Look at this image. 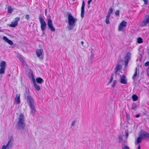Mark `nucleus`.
<instances>
[{
	"mask_svg": "<svg viewBox=\"0 0 149 149\" xmlns=\"http://www.w3.org/2000/svg\"><path fill=\"white\" fill-rule=\"evenodd\" d=\"M68 19L69 25L67 28L69 30H72L75 26L74 24L77 21V19L74 18L71 14H69L68 15Z\"/></svg>",
	"mask_w": 149,
	"mask_h": 149,
	"instance_id": "1",
	"label": "nucleus"
},
{
	"mask_svg": "<svg viewBox=\"0 0 149 149\" xmlns=\"http://www.w3.org/2000/svg\"><path fill=\"white\" fill-rule=\"evenodd\" d=\"M17 125L18 126V128L19 130H22L24 128L25 125L24 117V115L22 114H20L19 117L18 119Z\"/></svg>",
	"mask_w": 149,
	"mask_h": 149,
	"instance_id": "2",
	"label": "nucleus"
},
{
	"mask_svg": "<svg viewBox=\"0 0 149 149\" xmlns=\"http://www.w3.org/2000/svg\"><path fill=\"white\" fill-rule=\"evenodd\" d=\"M24 97L29 106L35 104L34 99L30 95L28 92H25Z\"/></svg>",
	"mask_w": 149,
	"mask_h": 149,
	"instance_id": "3",
	"label": "nucleus"
},
{
	"mask_svg": "<svg viewBox=\"0 0 149 149\" xmlns=\"http://www.w3.org/2000/svg\"><path fill=\"white\" fill-rule=\"evenodd\" d=\"M39 19L40 24L41 30L44 32L47 27V24L41 16L40 15L39 17Z\"/></svg>",
	"mask_w": 149,
	"mask_h": 149,
	"instance_id": "4",
	"label": "nucleus"
},
{
	"mask_svg": "<svg viewBox=\"0 0 149 149\" xmlns=\"http://www.w3.org/2000/svg\"><path fill=\"white\" fill-rule=\"evenodd\" d=\"M6 63L5 61H2L1 62L0 65V74H2L4 73L5 69L6 68Z\"/></svg>",
	"mask_w": 149,
	"mask_h": 149,
	"instance_id": "5",
	"label": "nucleus"
},
{
	"mask_svg": "<svg viewBox=\"0 0 149 149\" xmlns=\"http://www.w3.org/2000/svg\"><path fill=\"white\" fill-rule=\"evenodd\" d=\"M122 68V66L119 64H117L114 69V73L116 76L119 75Z\"/></svg>",
	"mask_w": 149,
	"mask_h": 149,
	"instance_id": "6",
	"label": "nucleus"
},
{
	"mask_svg": "<svg viewBox=\"0 0 149 149\" xmlns=\"http://www.w3.org/2000/svg\"><path fill=\"white\" fill-rule=\"evenodd\" d=\"M47 25L51 31H55V29L53 26L52 21L50 19H48Z\"/></svg>",
	"mask_w": 149,
	"mask_h": 149,
	"instance_id": "7",
	"label": "nucleus"
},
{
	"mask_svg": "<svg viewBox=\"0 0 149 149\" xmlns=\"http://www.w3.org/2000/svg\"><path fill=\"white\" fill-rule=\"evenodd\" d=\"M127 25V22L123 20L120 24L118 27V31H121L123 30L124 28Z\"/></svg>",
	"mask_w": 149,
	"mask_h": 149,
	"instance_id": "8",
	"label": "nucleus"
},
{
	"mask_svg": "<svg viewBox=\"0 0 149 149\" xmlns=\"http://www.w3.org/2000/svg\"><path fill=\"white\" fill-rule=\"evenodd\" d=\"M140 136L142 139L149 138V134L145 131H141L140 134Z\"/></svg>",
	"mask_w": 149,
	"mask_h": 149,
	"instance_id": "9",
	"label": "nucleus"
},
{
	"mask_svg": "<svg viewBox=\"0 0 149 149\" xmlns=\"http://www.w3.org/2000/svg\"><path fill=\"white\" fill-rule=\"evenodd\" d=\"M43 52V50L42 49H38L36 50V53L37 57H40L41 59H42L43 58V56L42 54Z\"/></svg>",
	"mask_w": 149,
	"mask_h": 149,
	"instance_id": "10",
	"label": "nucleus"
},
{
	"mask_svg": "<svg viewBox=\"0 0 149 149\" xmlns=\"http://www.w3.org/2000/svg\"><path fill=\"white\" fill-rule=\"evenodd\" d=\"M149 23V15L146 16L144 20L142 22L141 26H146Z\"/></svg>",
	"mask_w": 149,
	"mask_h": 149,
	"instance_id": "11",
	"label": "nucleus"
},
{
	"mask_svg": "<svg viewBox=\"0 0 149 149\" xmlns=\"http://www.w3.org/2000/svg\"><path fill=\"white\" fill-rule=\"evenodd\" d=\"M29 107L30 109V114L33 116L35 114L36 111L35 104L30 106Z\"/></svg>",
	"mask_w": 149,
	"mask_h": 149,
	"instance_id": "12",
	"label": "nucleus"
},
{
	"mask_svg": "<svg viewBox=\"0 0 149 149\" xmlns=\"http://www.w3.org/2000/svg\"><path fill=\"white\" fill-rule=\"evenodd\" d=\"M127 80L126 79V76L124 75L120 76V83L123 84H127Z\"/></svg>",
	"mask_w": 149,
	"mask_h": 149,
	"instance_id": "13",
	"label": "nucleus"
},
{
	"mask_svg": "<svg viewBox=\"0 0 149 149\" xmlns=\"http://www.w3.org/2000/svg\"><path fill=\"white\" fill-rule=\"evenodd\" d=\"M85 4L84 1H82V5L81 8V16L82 18L84 17V7Z\"/></svg>",
	"mask_w": 149,
	"mask_h": 149,
	"instance_id": "14",
	"label": "nucleus"
},
{
	"mask_svg": "<svg viewBox=\"0 0 149 149\" xmlns=\"http://www.w3.org/2000/svg\"><path fill=\"white\" fill-rule=\"evenodd\" d=\"M11 141H8V143L5 146H3L1 149H10L11 148L12 145L10 143Z\"/></svg>",
	"mask_w": 149,
	"mask_h": 149,
	"instance_id": "15",
	"label": "nucleus"
},
{
	"mask_svg": "<svg viewBox=\"0 0 149 149\" xmlns=\"http://www.w3.org/2000/svg\"><path fill=\"white\" fill-rule=\"evenodd\" d=\"M11 141H8V143L5 146H3L1 149H10L11 148L12 145L10 143Z\"/></svg>",
	"mask_w": 149,
	"mask_h": 149,
	"instance_id": "16",
	"label": "nucleus"
},
{
	"mask_svg": "<svg viewBox=\"0 0 149 149\" xmlns=\"http://www.w3.org/2000/svg\"><path fill=\"white\" fill-rule=\"evenodd\" d=\"M33 83L34 84V86L35 89L37 91H39L40 89V86L36 83L35 79H34L33 80Z\"/></svg>",
	"mask_w": 149,
	"mask_h": 149,
	"instance_id": "17",
	"label": "nucleus"
},
{
	"mask_svg": "<svg viewBox=\"0 0 149 149\" xmlns=\"http://www.w3.org/2000/svg\"><path fill=\"white\" fill-rule=\"evenodd\" d=\"M15 100L16 103L17 104H19L20 103L19 95L18 94L16 95L15 99Z\"/></svg>",
	"mask_w": 149,
	"mask_h": 149,
	"instance_id": "18",
	"label": "nucleus"
},
{
	"mask_svg": "<svg viewBox=\"0 0 149 149\" xmlns=\"http://www.w3.org/2000/svg\"><path fill=\"white\" fill-rule=\"evenodd\" d=\"M131 54L130 52H128L125 57V61H129L131 58Z\"/></svg>",
	"mask_w": 149,
	"mask_h": 149,
	"instance_id": "19",
	"label": "nucleus"
},
{
	"mask_svg": "<svg viewBox=\"0 0 149 149\" xmlns=\"http://www.w3.org/2000/svg\"><path fill=\"white\" fill-rule=\"evenodd\" d=\"M36 81L37 84H41L43 83L44 81L42 78L40 77H38L36 78Z\"/></svg>",
	"mask_w": 149,
	"mask_h": 149,
	"instance_id": "20",
	"label": "nucleus"
},
{
	"mask_svg": "<svg viewBox=\"0 0 149 149\" xmlns=\"http://www.w3.org/2000/svg\"><path fill=\"white\" fill-rule=\"evenodd\" d=\"M137 76V68L136 67L135 69V72H134V74L133 75L132 77V79L134 80V81H135L136 80V77Z\"/></svg>",
	"mask_w": 149,
	"mask_h": 149,
	"instance_id": "21",
	"label": "nucleus"
},
{
	"mask_svg": "<svg viewBox=\"0 0 149 149\" xmlns=\"http://www.w3.org/2000/svg\"><path fill=\"white\" fill-rule=\"evenodd\" d=\"M17 57L19 59L20 61L22 62H24V59L22 58V56L19 54H17Z\"/></svg>",
	"mask_w": 149,
	"mask_h": 149,
	"instance_id": "22",
	"label": "nucleus"
},
{
	"mask_svg": "<svg viewBox=\"0 0 149 149\" xmlns=\"http://www.w3.org/2000/svg\"><path fill=\"white\" fill-rule=\"evenodd\" d=\"M128 136V134L127 132L125 131V137L126 138L123 140V142L124 143H126L127 142V139Z\"/></svg>",
	"mask_w": 149,
	"mask_h": 149,
	"instance_id": "23",
	"label": "nucleus"
},
{
	"mask_svg": "<svg viewBox=\"0 0 149 149\" xmlns=\"http://www.w3.org/2000/svg\"><path fill=\"white\" fill-rule=\"evenodd\" d=\"M142 139L140 136L138 137L137 138V140L136 141V143L138 144L140 143H141V142Z\"/></svg>",
	"mask_w": 149,
	"mask_h": 149,
	"instance_id": "24",
	"label": "nucleus"
},
{
	"mask_svg": "<svg viewBox=\"0 0 149 149\" xmlns=\"http://www.w3.org/2000/svg\"><path fill=\"white\" fill-rule=\"evenodd\" d=\"M132 97L133 100L134 101H136L138 99V96L135 95H133L132 96Z\"/></svg>",
	"mask_w": 149,
	"mask_h": 149,
	"instance_id": "25",
	"label": "nucleus"
},
{
	"mask_svg": "<svg viewBox=\"0 0 149 149\" xmlns=\"http://www.w3.org/2000/svg\"><path fill=\"white\" fill-rule=\"evenodd\" d=\"M8 12L9 13H11L13 11V10L10 6H8L7 7Z\"/></svg>",
	"mask_w": 149,
	"mask_h": 149,
	"instance_id": "26",
	"label": "nucleus"
},
{
	"mask_svg": "<svg viewBox=\"0 0 149 149\" xmlns=\"http://www.w3.org/2000/svg\"><path fill=\"white\" fill-rule=\"evenodd\" d=\"M17 25V23L15 22L14 21L11 22L9 26L11 27H15Z\"/></svg>",
	"mask_w": 149,
	"mask_h": 149,
	"instance_id": "27",
	"label": "nucleus"
},
{
	"mask_svg": "<svg viewBox=\"0 0 149 149\" xmlns=\"http://www.w3.org/2000/svg\"><path fill=\"white\" fill-rule=\"evenodd\" d=\"M110 17V16H109L107 15L106 17V23L107 24H108L109 23V18Z\"/></svg>",
	"mask_w": 149,
	"mask_h": 149,
	"instance_id": "28",
	"label": "nucleus"
},
{
	"mask_svg": "<svg viewBox=\"0 0 149 149\" xmlns=\"http://www.w3.org/2000/svg\"><path fill=\"white\" fill-rule=\"evenodd\" d=\"M118 139L119 140V143H120L123 141V140L122 136L121 135H119L118 136Z\"/></svg>",
	"mask_w": 149,
	"mask_h": 149,
	"instance_id": "29",
	"label": "nucleus"
},
{
	"mask_svg": "<svg viewBox=\"0 0 149 149\" xmlns=\"http://www.w3.org/2000/svg\"><path fill=\"white\" fill-rule=\"evenodd\" d=\"M113 12V10L112 8H110L109 9V11H108V13L107 14V15L110 16L111 14Z\"/></svg>",
	"mask_w": 149,
	"mask_h": 149,
	"instance_id": "30",
	"label": "nucleus"
},
{
	"mask_svg": "<svg viewBox=\"0 0 149 149\" xmlns=\"http://www.w3.org/2000/svg\"><path fill=\"white\" fill-rule=\"evenodd\" d=\"M142 39L141 38H137V42L139 43H141L143 42Z\"/></svg>",
	"mask_w": 149,
	"mask_h": 149,
	"instance_id": "31",
	"label": "nucleus"
},
{
	"mask_svg": "<svg viewBox=\"0 0 149 149\" xmlns=\"http://www.w3.org/2000/svg\"><path fill=\"white\" fill-rule=\"evenodd\" d=\"M20 20V18L19 17H17L15 18V20L14 22L17 23V24L18 22Z\"/></svg>",
	"mask_w": 149,
	"mask_h": 149,
	"instance_id": "32",
	"label": "nucleus"
},
{
	"mask_svg": "<svg viewBox=\"0 0 149 149\" xmlns=\"http://www.w3.org/2000/svg\"><path fill=\"white\" fill-rule=\"evenodd\" d=\"M136 104H135V103H133L132 104V107L131 108V109H134L135 108H136Z\"/></svg>",
	"mask_w": 149,
	"mask_h": 149,
	"instance_id": "33",
	"label": "nucleus"
},
{
	"mask_svg": "<svg viewBox=\"0 0 149 149\" xmlns=\"http://www.w3.org/2000/svg\"><path fill=\"white\" fill-rule=\"evenodd\" d=\"M3 39L6 42H7L8 40H9L5 36L3 37Z\"/></svg>",
	"mask_w": 149,
	"mask_h": 149,
	"instance_id": "34",
	"label": "nucleus"
},
{
	"mask_svg": "<svg viewBox=\"0 0 149 149\" xmlns=\"http://www.w3.org/2000/svg\"><path fill=\"white\" fill-rule=\"evenodd\" d=\"M7 42L8 43L9 45H12L13 44V43L12 41L10 40H9L8 41H7Z\"/></svg>",
	"mask_w": 149,
	"mask_h": 149,
	"instance_id": "35",
	"label": "nucleus"
},
{
	"mask_svg": "<svg viewBox=\"0 0 149 149\" xmlns=\"http://www.w3.org/2000/svg\"><path fill=\"white\" fill-rule=\"evenodd\" d=\"M119 14V11L118 10H117L115 12V15L116 16H118Z\"/></svg>",
	"mask_w": 149,
	"mask_h": 149,
	"instance_id": "36",
	"label": "nucleus"
},
{
	"mask_svg": "<svg viewBox=\"0 0 149 149\" xmlns=\"http://www.w3.org/2000/svg\"><path fill=\"white\" fill-rule=\"evenodd\" d=\"M113 77L112 76L110 78L109 81L108 82V83H111L113 81Z\"/></svg>",
	"mask_w": 149,
	"mask_h": 149,
	"instance_id": "37",
	"label": "nucleus"
},
{
	"mask_svg": "<svg viewBox=\"0 0 149 149\" xmlns=\"http://www.w3.org/2000/svg\"><path fill=\"white\" fill-rule=\"evenodd\" d=\"M25 18L27 20H28L29 19V15H26L25 16Z\"/></svg>",
	"mask_w": 149,
	"mask_h": 149,
	"instance_id": "38",
	"label": "nucleus"
},
{
	"mask_svg": "<svg viewBox=\"0 0 149 149\" xmlns=\"http://www.w3.org/2000/svg\"><path fill=\"white\" fill-rule=\"evenodd\" d=\"M116 81L114 80L113 81V84L112 85V87H114L115 86V84H116Z\"/></svg>",
	"mask_w": 149,
	"mask_h": 149,
	"instance_id": "39",
	"label": "nucleus"
},
{
	"mask_svg": "<svg viewBox=\"0 0 149 149\" xmlns=\"http://www.w3.org/2000/svg\"><path fill=\"white\" fill-rule=\"evenodd\" d=\"M149 66V61H147L145 63V67H147Z\"/></svg>",
	"mask_w": 149,
	"mask_h": 149,
	"instance_id": "40",
	"label": "nucleus"
},
{
	"mask_svg": "<svg viewBox=\"0 0 149 149\" xmlns=\"http://www.w3.org/2000/svg\"><path fill=\"white\" fill-rule=\"evenodd\" d=\"M128 62H129V61H125V68H126L127 67V66Z\"/></svg>",
	"mask_w": 149,
	"mask_h": 149,
	"instance_id": "41",
	"label": "nucleus"
},
{
	"mask_svg": "<svg viewBox=\"0 0 149 149\" xmlns=\"http://www.w3.org/2000/svg\"><path fill=\"white\" fill-rule=\"evenodd\" d=\"M147 75L149 76V66L147 70Z\"/></svg>",
	"mask_w": 149,
	"mask_h": 149,
	"instance_id": "42",
	"label": "nucleus"
},
{
	"mask_svg": "<svg viewBox=\"0 0 149 149\" xmlns=\"http://www.w3.org/2000/svg\"><path fill=\"white\" fill-rule=\"evenodd\" d=\"M75 123V121H72V123L71 124V127H73L74 126V124Z\"/></svg>",
	"mask_w": 149,
	"mask_h": 149,
	"instance_id": "43",
	"label": "nucleus"
},
{
	"mask_svg": "<svg viewBox=\"0 0 149 149\" xmlns=\"http://www.w3.org/2000/svg\"><path fill=\"white\" fill-rule=\"evenodd\" d=\"M123 149H130V148L128 146H125L123 148Z\"/></svg>",
	"mask_w": 149,
	"mask_h": 149,
	"instance_id": "44",
	"label": "nucleus"
},
{
	"mask_svg": "<svg viewBox=\"0 0 149 149\" xmlns=\"http://www.w3.org/2000/svg\"><path fill=\"white\" fill-rule=\"evenodd\" d=\"M92 0H89L88 1V4H90V3H91V2L92 1Z\"/></svg>",
	"mask_w": 149,
	"mask_h": 149,
	"instance_id": "45",
	"label": "nucleus"
},
{
	"mask_svg": "<svg viewBox=\"0 0 149 149\" xmlns=\"http://www.w3.org/2000/svg\"><path fill=\"white\" fill-rule=\"evenodd\" d=\"M140 116V115L139 114H137V115H136V116H136V118H138Z\"/></svg>",
	"mask_w": 149,
	"mask_h": 149,
	"instance_id": "46",
	"label": "nucleus"
},
{
	"mask_svg": "<svg viewBox=\"0 0 149 149\" xmlns=\"http://www.w3.org/2000/svg\"><path fill=\"white\" fill-rule=\"evenodd\" d=\"M138 149H140V146L139 144L138 145Z\"/></svg>",
	"mask_w": 149,
	"mask_h": 149,
	"instance_id": "47",
	"label": "nucleus"
},
{
	"mask_svg": "<svg viewBox=\"0 0 149 149\" xmlns=\"http://www.w3.org/2000/svg\"><path fill=\"white\" fill-rule=\"evenodd\" d=\"M84 43V42H83V41H82V42H81V44L82 45H83Z\"/></svg>",
	"mask_w": 149,
	"mask_h": 149,
	"instance_id": "48",
	"label": "nucleus"
},
{
	"mask_svg": "<svg viewBox=\"0 0 149 149\" xmlns=\"http://www.w3.org/2000/svg\"><path fill=\"white\" fill-rule=\"evenodd\" d=\"M8 76H10V74H9L8 75Z\"/></svg>",
	"mask_w": 149,
	"mask_h": 149,
	"instance_id": "49",
	"label": "nucleus"
},
{
	"mask_svg": "<svg viewBox=\"0 0 149 149\" xmlns=\"http://www.w3.org/2000/svg\"><path fill=\"white\" fill-rule=\"evenodd\" d=\"M46 11H47V10H46V9L45 10V13H46Z\"/></svg>",
	"mask_w": 149,
	"mask_h": 149,
	"instance_id": "50",
	"label": "nucleus"
},
{
	"mask_svg": "<svg viewBox=\"0 0 149 149\" xmlns=\"http://www.w3.org/2000/svg\"><path fill=\"white\" fill-rule=\"evenodd\" d=\"M89 7H90V6H88V8H89Z\"/></svg>",
	"mask_w": 149,
	"mask_h": 149,
	"instance_id": "51",
	"label": "nucleus"
},
{
	"mask_svg": "<svg viewBox=\"0 0 149 149\" xmlns=\"http://www.w3.org/2000/svg\"><path fill=\"white\" fill-rule=\"evenodd\" d=\"M75 0H72L73 1H74Z\"/></svg>",
	"mask_w": 149,
	"mask_h": 149,
	"instance_id": "52",
	"label": "nucleus"
},
{
	"mask_svg": "<svg viewBox=\"0 0 149 149\" xmlns=\"http://www.w3.org/2000/svg\"><path fill=\"white\" fill-rule=\"evenodd\" d=\"M28 131V130H27V131Z\"/></svg>",
	"mask_w": 149,
	"mask_h": 149,
	"instance_id": "53",
	"label": "nucleus"
}]
</instances>
